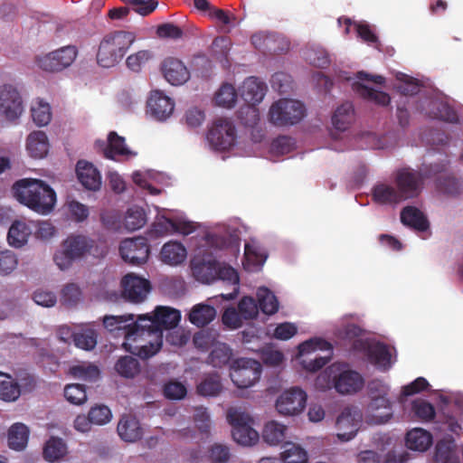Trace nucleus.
I'll use <instances>...</instances> for the list:
<instances>
[{
	"instance_id": "obj_1",
	"label": "nucleus",
	"mask_w": 463,
	"mask_h": 463,
	"mask_svg": "<svg viewBox=\"0 0 463 463\" xmlns=\"http://www.w3.org/2000/svg\"><path fill=\"white\" fill-rule=\"evenodd\" d=\"M181 319L178 310L168 307H157L153 315H140L142 324L146 326L145 335L153 336L154 341L135 346L137 354L147 359L156 354L163 345V331L175 327Z\"/></svg>"
},
{
	"instance_id": "obj_2",
	"label": "nucleus",
	"mask_w": 463,
	"mask_h": 463,
	"mask_svg": "<svg viewBox=\"0 0 463 463\" xmlns=\"http://www.w3.org/2000/svg\"><path fill=\"white\" fill-rule=\"evenodd\" d=\"M12 193L20 203L40 214L51 213L56 203L54 190L39 179H20L13 184Z\"/></svg>"
},
{
	"instance_id": "obj_3",
	"label": "nucleus",
	"mask_w": 463,
	"mask_h": 463,
	"mask_svg": "<svg viewBox=\"0 0 463 463\" xmlns=\"http://www.w3.org/2000/svg\"><path fill=\"white\" fill-rule=\"evenodd\" d=\"M446 162L423 165L418 171L411 167H402L394 173V183L403 201L417 197L422 189L424 179L432 178L445 171Z\"/></svg>"
},
{
	"instance_id": "obj_4",
	"label": "nucleus",
	"mask_w": 463,
	"mask_h": 463,
	"mask_svg": "<svg viewBox=\"0 0 463 463\" xmlns=\"http://www.w3.org/2000/svg\"><path fill=\"white\" fill-rule=\"evenodd\" d=\"M136 40L131 32L114 31L104 35L96 54L97 62L103 68L117 65Z\"/></svg>"
},
{
	"instance_id": "obj_5",
	"label": "nucleus",
	"mask_w": 463,
	"mask_h": 463,
	"mask_svg": "<svg viewBox=\"0 0 463 463\" xmlns=\"http://www.w3.org/2000/svg\"><path fill=\"white\" fill-rule=\"evenodd\" d=\"M104 327L114 336H123L125 342L122 345L126 350L133 352L128 341L136 342L138 338L145 336L144 324L140 320V316L135 320L132 314L123 316H106L103 318Z\"/></svg>"
},
{
	"instance_id": "obj_6",
	"label": "nucleus",
	"mask_w": 463,
	"mask_h": 463,
	"mask_svg": "<svg viewBox=\"0 0 463 463\" xmlns=\"http://www.w3.org/2000/svg\"><path fill=\"white\" fill-rule=\"evenodd\" d=\"M306 115L303 103L296 99H280L274 102L269 111V121L277 127L292 126Z\"/></svg>"
},
{
	"instance_id": "obj_7",
	"label": "nucleus",
	"mask_w": 463,
	"mask_h": 463,
	"mask_svg": "<svg viewBox=\"0 0 463 463\" xmlns=\"http://www.w3.org/2000/svg\"><path fill=\"white\" fill-rule=\"evenodd\" d=\"M325 373L332 377L335 389L341 394L355 393L364 384L363 376L345 364H334L325 371Z\"/></svg>"
},
{
	"instance_id": "obj_8",
	"label": "nucleus",
	"mask_w": 463,
	"mask_h": 463,
	"mask_svg": "<svg viewBox=\"0 0 463 463\" xmlns=\"http://www.w3.org/2000/svg\"><path fill=\"white\" fill-rule=\"evenodd\" d=\"M94 241L83 235H71L62 243V250L55 253L53 260L61 269H67L73 260L81 258L93 247Z\"/></svg>"
},
{
	"instance_id": "obj_9",
	"label": "nucleus",
	"mask_w": 463,
	"mask_h": 463,
	"mask_svg": "<svg viewBox=\"0 0 463 463\" xmlns=\"http://www.w3.org/2000/svg\"><path fill=\"white\" fill-rule=\"evenodd\" d=\"M261 371L260 362L250 358H239L232 362L230 376L238 388L246 389L259 381Z\"/></svg>"
},
{
	"instance_id": "obj_10",
	"label": "nucleus",
	"mask_w": 463,
	"mask_h": 463,
	"mask_svg": "<svg viewBox=\"0 0 463 463\" xmlns=\"http://www.w3.org/2000/svg\"><path fill=\"white\" fill-rule=\"evenodd\" d=\"M227 420L232 427L233 439L242 446H251L259 440V433L250 426L249 415L236 409H230Z\"/></svg>"
},
{
	"instance_id": "obj_11",
	"label": "nucleus",
	"mask_w": 463,
	"mask_h": 463,
	"mask_svg": "<svg viewBox=\"0 0 463 463\" xmlns=\"http://www.w3.org/2000/svg\"><path fill=\"white\" fill-rule=\"evenodd\" d=\"M207 141L217 151L230 149L235 143L236 130L234 125L226 118L214 121L207 133Z\"/></svg>"
},
{
	"instance_id": "obj_12",
	"label": "nucleus",
	"mask_w": 463,
	"mask_h": 463,
	"mask_svg": "<svg viewBox=\"0 0 463 463\" xmlns=\"http://www.w3.org/2000/svg\"><path fill=\"white\" fill-rule=\"evenodd\" d=\"M77 53L75 46L68 45L49 52L44 56L38 57L36 63L43 71L50 72L61 71L74 61Z\"/></svg>"
},
{
	"instance_id": "obj_13",
	"label": "nucleus",
	"mask_w": 463,
	"mask_h": 463,
	"mask_svg": "<svg viewBox=\"0 0 463 463\" xmlns=\"http://www.w3.org/2000/svg\"><path fill=\"white\" fill-rule=\"evenodd\" d=\"M121 258L128 263L139 266L146 262L150 249L146 237L126 239L119 246Z\"/></svg>"
},
{
	"instance_id": "obj_14",
	"label": "nucleus",
	"mask_w": 463,
	"mask_h": 463,
	"mask_svg": "<svg viewBox=\"0 0 463 463\" xmlns=\"http://www.w3.org/2000/svg\"><path fill=\"white\" fill-rule=\"evenodd\" d=\"M306 402L307 393L298 387H293L279 395L276 409L281 415H296L304 410Z\"/></svg>"
},
{
	"instance_id": "obj_15",
	"label": "nucleus",
	"mask_w": 463,
	"mask_h": 463,
	"mask_svg": "<svg viewBox=\"0 0 463 463\" xmlns=\"http://www.w3.org/2000/svg\"><path fill=\"white\" fill-rule=\"evenodd\" d=\"M23 99L12 85H5L0 92V113L9 121L16 120L23 113Z\"/></svg>"
},
{
	"instance_id": "obj_16",
	"label": "nucleus",
	"mask_w": 463,
	"mask_h": 463,
	"mask_svg": "<svg viewBox=\"0 0 463 463\" xmlns=\"http://www.w3.org/2000/svg\"><path fill=\"white\" fill-rule=\"evenodd\" d=\"M362 413L356 408L345 407L336 419L337 437L343 441L352 439L358 431Z\"/></svg>"
},
{
	"instance_id": "obj_17",
	"label": "nucleus",
	"mask_w": 463,
	"mask_h": 463,
	"mask_svg": "<svg viewBox=\"0 0 463 463\" xmlns=\"http://www.w3.org/2000/svg\"><path fill=\"white\" fill-rule=\"evenodd\" d=\"M121 286L123 297L133 303L144 301L151 289L149 280L132 273L127 274L122 279Z\"/></svg>"
},
{
	"instance_id": "obj_18",
	"label": "nucleus",
	"mask_w": 463,
	"mask_h": 463,
	"mask_svg": "<svg viewBox=\"0 0 463 463\" xmlns=\"http://www.w3.org/2000/svg\"><path fill=\"white\" fill-rule=\"evenodd\" d=\"M356 350L365 351L368 361L378 368L387 370L391 367V353L387 345L377 342L357 341Z\"/></svg>"
},
{
	"instance_id": "obj_19",
	"label": "nucleus",
	"mask_w": 463,
	"mask_h": 463,
	"mask_svg": "<svg viewBox=\"0 0 463 463\" xmlns=\"http://www.w3.org/2000/svg\"><path fill=\"white\" fill-rule=\"evenodd\" d=\"M174 101L160 90L151 92L147 100V113L157 120H165L173 113Z\"/></svg>"
},
{
	"instance_id": "obj_20",
	"label": "nucleus",
	"mask_w": 463,
	"mask_h": 463,
	"mask_svg": "<svg viewBox=\"0 0 463 463\" xmlns=\"http://www.w3.org/2000/svg\"><path fill=\"white\" fill-rule=\"evenodd\" d=\"M165 80L172 85H182L189 79V71L184 64L175 58H166L162 65Z\"/></svg>"
},
{
	"instance_id": "obj_21",
	"label": "nucleus",
	"mask_w": 463,
	"mask_h": 463,
	"mask_svg": "<svg viewBox=\"0 0 463 463\" xmlns=\"http://www.w3.org/2000/svg\"><path fill=\"white\" fill-rule=\"evenodd\" d=\"M77 177L80 183L88 190L97 191L101 185V175L90 163L80 160L76 165Z\"/></svg>"
},
{
	"instance_id": "obj_22",
	"label": "nucleus",
	"mask_w": 463,
	"mask_h": 463,
	"mask_svg": "<svg viewBox=\"0 0 463 463\" xmlns=\"http://www.w3.org/2000/svg\"><path fill=\"white\" fill-rule=\"evenodd\" d=\"M117 431L121 439L127 442H135L143 436V430L139 420L130 414H124L120 418Z\"/></svg>"
},
{
	"instance_id": "obj_23",
	"label": "nucleus",
	"mask_w": 463,
	"mask_h": 463,
	"mask_svg": "<svg viewBox=\"0 0 463 463\" xmlns=\"http://www.w3.org/2000/svg\"><path fill=\"white\" fill-rule=\"evenodd\" d=\"M266 85L256 77L247 78L241 87V96L247 104L260 103L266 92Z\"/></svg>"
},
{
	"instance_id": "obj_24",
	"label": "nucleus",
	"mask_w": 463,
	"mask_h": 463,
	"mask_svg": "<svg viewBox=\"0 0 463 463\" xmlns=\"http://www.w3.org/2000/svg\"><path fill=\"white\" fill-rule=\"evenodd\" d=\"M426 103L428 106L426 114L430 118L450 123L458 121V118L457 112L448 103L437 99H426Z\"/></svg>"
},
{
	"instance_id": "obj_25",
	"label": "nucleus",
	"mask_w": 463,
	"mask_h": 463,
	"mask_svg": "<svg viewBox=\"0 0 463 463\" xmlns=\"http://www.w3.org/2000/svg\"><path fill=\"white\" fill-rule=\"evenodd\" d=\"M50 148L49 139L42 130L33 131L26 138V150L30 156L41 159L47 156Z\"/></svg>"
},
{
	"instance_id": "obj_26",
	"label": "nucleus",
	"mask_w": 463,
	"mask_h": 463,
	"mask_svg": "<svg viewBox=\"0 0 463 463\" xmlns=\"http://www.w3.org/2000/svg\"><path fill=\"white\" fill-rule=\"evenodd\" d=\"M439 162H446L447 166L444 172L438 174L433 178H436V188L439 192L449 194L458 195L463 191V184L452 174L448 173V166L449 162L447 159H442Z\"/></svg>"
},
{
	"instance_id": "obj_27",
	"label": "nucleus",
	"mask_w": 463,
	"mask_h": 463,
	"mask_svg": "<svg viewBox=\"0 0 463 463\" xmlns=\"http://www.w3.org/2000/svg\"><path fill=\"white\" fill-rule=\"evenodd\" d=\"M372 196L373 201L379 204L392 205L403 202L397 187L383 183L377 184L373 187Z\"/></svg>"
},
{
	"instance_id": "obj_28",
	"label": "nucleus",
	"mask_w": 463,
	"mask_h": 463,
	"mask_svg": "<svg viewBox=\"0 0 463 463\" xmlns=\"http://www.w3.org/2000/svg\"><path fill=\"white\" fill-rule=\"evenodd\" d=\"M402 222L419 232H425L429 229V222L426 216L414 206H406L401 212Z\"/></svg>"
},
{
	"instance_id": "obj_29",
	"label": "nucleus",
	"mask_w": 463,
	"mask_h": 463,
	"mask_svg": "<svg viewBox=\"0 0 463 463\" xmlns=\"http://www.w3.org/2000/svg\"><path fill=\"white\" fill-rule=\"evenodd\" d=\"M431 444V434L423 429L416 428L406 434V445L411 450L426 451Z\"/></svg>"
},
{
	"instance_id": "obj_30",
	"label": "nucleus",
	"mask_w": 463,
	"mask_h": 463,
	"mask_svg": "<svg viewBox=\"0 0 463 463\" xmlns=\"http://www.w3.org/2000/svg\"><path fill=\"white\" fill-rule=\"evenodd\" d=\"M160 257L164 263L178 265L185 260L186 249L180 242L169 241L164 244Z\"/></svg>"
},
{
	"instance_id": "obj_31",
	"label": "nucleus",
	"mask_w": 463,
	"mask_h": 463,
	"mask_svg": "<svg viewBox=\"0 0 463 463\" xmlns=\"http://www.w3.org/2000/svg\"><path fill=\"white\" fill-rule=\"evenodd\" d=\"M215 317L216 310L213 307L200 303L193 307L188 315V319L193 325L203 327L210 324Z\"/></svg>"
},
{
	"instance_id": "obj_32",
	"label": "nucleus",
	"mask_w": 463,
	"mask_h": 463,
	"mask_svg": "<svg viewBox=\"0 0 463 463\" xmlns=\"http://www.w3.org/2000/svg\"><path fill=\"white\" fill-rule=\"evenodd\" d=\"M216 279H219L223 281H227L232 284L233 288V291L229 294H221L220 297L224 300H232L234 299L239 292V275L235 269L228 265H220L217 263V273Z\"/></svg>"
},
{
	"instance_id": "obj_33",
	"label": "nucleus",
	"mask_w": 463,
	"mask_h": 463,
	"mask_svg": "<svg viewBox=\"0 0 463 463\" xmlns=\"http://www.w3.org/2000/svg\"><path fill=\"white\" fill-rule=\"evenodd\" d=\"M31 234L32 230L25 222L14 221L9 228L7 241L11 246L21 248L27 242Z\"/></svg>"
},
{
	"instance_id": "obj_34",
	"label": "nucleus",
	"mask_w": 463,
	"mask_h": 463,
	"mask_svg": "<svg viewBox=\"0 0 463 463\" xmlns=\"http://www.w3.org/2000/svg\"><path fill=\"white\" fill-rule=\"evenodd\" d=\"M353 89L360 97L377 105L388 106L391 102V97L388 93L369 88L363 83L354 82Z\"/></svg>"
},
{
	"instance_id": "obj_35",
	"label": "nucleus",
	"mask_w": 463,
	"mask_h": 463,
	"mask_svg": "<svg viewBox=\"0 0 463 463\" xmlns=\"http://www.w3.org/2000/svg\"><path fill=\"white\" fill-rule=\"evenodd\" d=\"M29 429L24 423H14L8 430V445L12 449L22 450L28 442Z\"/></svg>"
},
{
	"instance_id": "obj_36",
	"label": "nucleus",
	"mask_w": 463,
	"mask_h": 463,
	"mask_svg": "<svg viewBox=\"0 0 463 463\" xmlns=\"http://www.w3.org/2000/svg\"><path fill=\"white\" fill-rule=\"evenodd\" d=\"M354 120V108L352 103L345 102L340 105L332 117L334 128L339 131L346 130Z\"/></svg>"
},
{
	"instance_id": "obj_37",
	"label": "nucleus",
	"mask_w": 463,
	"mask_h": 463,
	"mask_svg": "<svg viewBox=\"0 0 463 463\" xmlns=\"http://www.w3.org/2000/svg\"><path fill=\"white\" fill-rule=\"evenodd\" d=\"M130 150L125 144V138L112 131L108 137V145L104 149V156L114 160L117 156H129Z\"/></svg>"
},
{
	"instance_id": "obj_38",
	"label": "nucleus",
	"mask_w": 463,
	"mask_h": 463,
	"mask_svg": "<svg viewBox=\"0 0 463 463\" xmlns=\"http://www.w3.org/2000/svg\"><path fill=\"white\" fill-rule=\"evenodd\" d=\"M258 309L266 315H274L279 310V300L268 288H260L257 291Z\"/></svg>"
},
{
	"instance_id": "obj_39",
	"label": "nucleus",
	"mask_w": 463,
	"mask_h": 463,
	"mask_svg": "<svg viewBox=\"0 0 463 463\" xmlns=\"http://www.w3.org/2000/svg\"><path fill=\"white\" fill-rule=\"evenodd\" d=\"M196 389L202 396H217L222 390L220 374L213 373L204 375Z\"/></svg>"
},
{
	"instance_id": "obj_40",
	"label": "nucleus",
	"mask_w": 463,
	"mask_h": 463,
	"mask_svg": "<svg viewBox=\"0 0 463 463\" xmlns=\"http://www.w3.org/2000/svg\"><path fill=\"white\" fill-rule=\"evenodd\" d=\"M21 395V388L9 374L0 373V399L5 402H14Z\"/></svg>"
},
{
	"instance_id": "obj_41",
	"label": "nucleus",
	"mask_w": 463,
	"mask_h": 463,
	"mask_svg": "<svg viewBox=\"0 0 463 463\" xmlns=\"http://www.w3.org/2000/svg\"><path fill=\"white\" fill-rule=\"evenodd\" d=\"M434 458L438 463H459L453 440L441 439L438 441Z\"/></svg>"
},
{
	"instance_id": "obj_42",
	"label": "nucleus",
	"mask_w": 463,
	"mask_h": 463,
	"mask_svg": "<svg viewBox=\"0 0 463 463\" xmlns=\"http://www.w3.org/2000/svg\"><path fill=\"white\" fill-rule=\"evenodd\" d=\"M287 427L276 420H270L264 426L262 431L263 439L269 445H278L286 438Z\"/></svg>"
},
{
	"instance_id": "obj_43",
	"label": "nucleus",
	"mask_w": 463,
	"mask_h": 463,
	"mask_svg": "<svg viewBox=\"0 0 463 463\" xmlns=\"http://www.w3.org/2000/svg\"><path fill=\"white\" fill-rule=\"evenodd\" d=\"M192 270L198 280L203 283H211L216 279L217 262L214 260L193 262Z\"/></svg>"
},
{
	"instance_id": "obj_44",
	"label": "nucleus",
	"mask_w": 463,
	"mask_h": 463,
	"mask_svg": "<svg viewBox=\"0 0 463 463\" xmlns=\"http://www.w3.org/2000/svg\"><path fill=\"white\" fill-rule=\"evenodd\" d=\"M115 371L122 377L132 379L140 372V364L137 358L129 355L121 356L115 364Z\"/></svg>"
},
{
	"instance_id": "obj_45",
	"label": "nucleus",
	"mask_w": 463,
	"mask_h": 463,
	"mask_svg": "<svg viewBox=\"0 0 463 463\" xmlns=\"http://www.w3.org/2000/svg\"><path fill=\"white\" fill-rule=\"evenodd\" d=\"M66 449L62 439L52 437L43 447V458L49 462L59 460L66 454Z\"/></svg>"
},
{
	"instance_id": "obj_46",
	"label": "nucleus",
	"mask_w": 463,
	"mask_h": 463,
	"mask_svg": "<svg viewBox=\"0 0 463 463\" xmlns=\"http://www.w3.org/2000/svg\"><path fill=\"white\" fill-rule=\"evenodd\" d=\"M369 408L372 411H376L383 408L385 410L383 413H373V420L376 424H383L389 421L392 416L391 402L385 396H378L372 400L369 404Z\"/></svg>"
},
{
	"instance_id": "obj_47",
	"label": "nucleus",
	"mask_w": 463,
	"mask_h": 463,
	"mask_svg": "<svg viewBox=\"0 0 463 463\" xmlns=\"http://www.w3.org/2000/svg\"><path fill=\"white\" fill-rule=\"evenodd\" d=\"M31 114L33 122L40 127L48 125L52 119L51 107L42 99H36L33 102Z\"/></svg>"
},
{
	"instance_id": "obj_48",
	"label": "nucleus",
	"mask_w": 463,
	"mask_h": 463,
	"mask_svg": "<svg viewBox=\"0 0 463 463\" xmlns=\"http://www.w3.org/2000/svg\"><path fill=\"white\" fill-rule=\"evenodd\" d=\"M232 351L230 346L223 343H219L213 346L209 356L208 363L214 367H222L232 359Z\"/></svg>"
},
{
	"instance_id": "obj_49",
	"label": "nucleus",
	"mask_w": 463,
	"mask_h": 463,
	"mask_svg": "<svg viewBox=\"0 0 463 463\" xmlns=\"http://www.w3.org/2000/svg\"><path fill=\"white\" fill-rule=\"evenodd\" d=\"M75 345L83 350H92L97 345V332L92 328H85L72 335Z\"/></svg>"
},
{
	"instance_id": "obj_50",
	"label": "nucleus",
	"mask_w": 463,
	"mask_h": 463,
	"mask_svg": "<svg viewBox=\"0 0 463 463\" xmlns=\"http://www.w3.org/2000/svg\"><path fill=\"white\" fill-rule=\"evenodd\" d=\"M216 105L232 108L235 105L237 100V92L235 88L229 83H224L221 86L214 96Z\"/></svg>"
},
{
	"instance_id": "obj_51",
	"label": "nucleus",
	"mask_w": 463,
	"mask_h": 463,
	"mask_svg": "<svg viewBox=\"0 0 463 463\" xmlns=\"http://www.w3.org/2000/svg\"><path fill=\"white\" fill-rule=\"evenodd\" d=\"M70 373L86 382H96L99 378L100 372L94 364H78L70 368Z\"/></svg>"
},
{
	"instance_id": "obj_52",
	"label": "nucleus",
	"mask_w": 463,
	"mask_h": 463,
	"mask_svg": "<svg viewBox=\"0 0 463 463\" xmlns=\"http://www.w3.org/2000/svg\"><path fill=\"white\" fill-rule=\"evenodd\" d=\"M146 221L144 210L139 207H132L126 213L124 224L128 231L133 232L142 228Z\"/></svg>"
},
{
	"instance_id": "obj_53",
	"label": "nucleus",
	"mask_w": 463,
	"mask_h": 463,
	"mask_svg": "<svg viewBox=\"0 0 463 463\" xmlns=\"http://www.w3.org/2000/svg\"><path fill=\"white\" fill-rule=\"evenodd\" d=\"M152 57L153 54L150 51H138L136 53L130 54L127 58L126 64L132 71L138 72L152 59Z\"/></svg>"
},
{
	"instance_id": "obj_54",
	"label": "nucleus",
	"mask_w": 463,
	"mask_h": 463,
	"mask_svg": "<svg viewBox=\"0 0 463 463\" xmlns=\"http://www.w3.org/2000/svg\"><path fill=\"white\" fill-rule=\"evenodd\" d=\"M64 397L71 403L80 405L87 401V393L84 385L80 383L68 384L64 388Z\"/></svg>"
},
{
	"instance_id": "obj_55",
	"label": "nucleus",
	"mask_w": 463,
	"mask_h": 463,
	"mask_svg": "<svg viewBox=\"0 0 463 463\" xmlns=\"http://www.w3.org/2000/svg\"><path fill=\"white\" fill-rule=\"evenodd\" d=\"M169 227L184 235L192 233L194 230L190 222L176 223L170 219H165L164 222H159L155 224L156 232L161 234L165 233Z\"/></svg>"
},
{
	"instance_id": "obj_56",
	"label": "nucleus",
	"mask_w": 463,
	"mask_h": 463,
	"mask_svg": "<svg viewBox=\"0 0 463 463\" xmlns=\"http://www.w3.org/2000/svg\"><path fill=\"white\" fill-rule=\"evenodd\" d=\"M238 118L245 127L253 128L260 120L259 109L255 105L248 104L238 111Z\"/></svg>"
},
{
	"instance_id": "obj_57",
	"label": "nucleus",
	"mask_w": 463,
	"mask_h": 463,
	"mask_svg": "<svg viewBox=\"0 0 463 463\" xmlns=\"http://www.w3.org/2000/svg\"><path fill=\"white\" fill-rule=\"evenodd\" d=\"M411 410L420 420H431L435 417V409L431 403L424 400H415L411 404Z\"/></svg>"
},
{
	"instance_id": "obj_58",
	"label": "nucleus",
	"mask_w": 463,
	"mask_h": 463,
	"mask_svg": "<svg viewBox=\"0 0 463 463\" xmlns=\"http://www.w3.org/2000/svg\"><path fill=\"white\" fill-rule=\"evenodd\" d=\"M18 265V259L14 252L9 250L0 251V275L11 274Z\"/></svg>"
},
{
	"instance_id": "obj_59",
	"label": "nucleus",
	"mask_w": 463,
	"mask_h": 463,
	"mask_svg": "<svg viewBox=\"0 0 463 463\" xmlns=\"http://www.w3.org/2000/svg\"><path fill=\"white\" fill-rule=\"evenodd\" d=\"M92 424L104 425L110 421L112 413L110 409L105 405H96L88 413Z\"/></svg>"
},
{
	"instance_id": "obj_60",
	"label": "nucleus",
	"mask_w": 463,
	"mask_h": 463,
	"mask_svg": "<svg viewBox=\"0 0 463 463\" xmlns=\"http://www.w3.org/2000/svg\"><path fill=\"white\" fill-rule=\"evenodd\" d=\"M238 310L244 320L253 319L259 313L257 302L251 297H243L238 304Z\"/></svg>"
},
{
	"instance_id": "obj_61",
	"label": "nucleus",
	"mask_w": 463,
	"mask_h": 463,
	"mask_svg": "<svg viewBox=\"0 0 463 463\" xmlns=\"http://www.w3.org/2000/svg\"><path fill=\"white\" fill-rule=\"evenodd\" d=\"M284 463H307V454L299 446L290 444V447L282 453Z\"/></svg>"
},
{
	"instance_id": "obj_62",
	"label": "nucleus",
	"mask_w": 463,
	"mask_h": 463,
	"mask_svg": "<svg viewBox=\"0 0 463 463\" xmlns=\"http://www.w3.org/2000/svg\"><path fill=\"white\" fill-rule=\"evenodd\" d=\"M317 349L331 351L332 345L327 341L323 339H310L303 342L298 345V354L304 355L306 354L313 353Z\"/></svg>"
},
{
	"instance_id": "obj_63",
	"label": "nucleus",
	"mask_w": 463,
	"mask_h": 463,
	"mask_svg": "<svg viewBox=\"0 0 463 463\" xmlns=\"http://www.w3.org/2000/svg\"><path fill=\"white\" fill-rule=\"evenodd\" d=\"M81 298L80 288L74 283L66 285L61 291L62 304L72 307L76 305Z\"/></svg>"
},
{
	"instance_id": "obj_64",
	"label": "nucleus",
	"mask_w": 463,
	"mask_h": 463,
	"mask_svg": "<svg viewBox=\"0 0 463 463\" xmlns=\"http://www.w3.org/2000/svg\"><path fill=\"white\" fill-rule=\"evenodd\" d=\"M186 392L185 386L177 381H170L164 385V395L169 400H181Z\"/></svg>"
}]
</instances>
